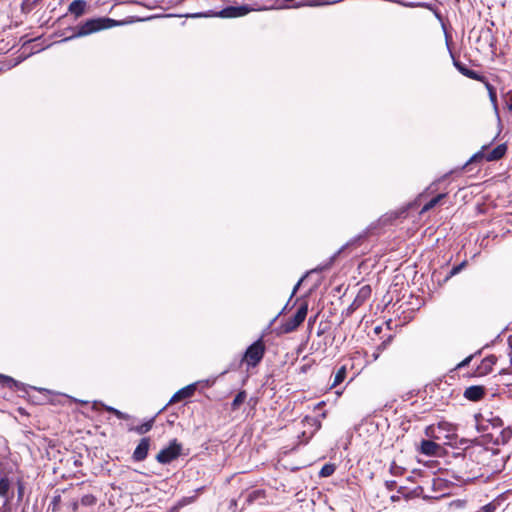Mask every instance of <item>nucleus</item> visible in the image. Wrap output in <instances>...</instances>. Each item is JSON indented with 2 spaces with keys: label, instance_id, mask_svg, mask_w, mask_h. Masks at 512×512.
<instances>
[{
  "label": "nucleus",
  "instance_id": "nucleus-1",
  "mask_svg": "<svg viewBox=\"0 0 512 512\" xmlns=\"http://www.w3.org/2000/svg\"><path fill=\"white\" fill-rule=\"evenodd\" d=\"M426 435L436 440L446 439L443 443H437L433 440H422L420 448H442V446H453L452 442L457 435L454 433V428L447 422H440L437 426H429L426 429Z\"/></svg>",
  "mask_w": 512,
  "mask_h": 512
},
{
  "label": "nucleus",
  "instance_id": "nucleus-2",
  "mask_svg": "<svg viewBox=\"0 0 512 512\" xmlns=\"http://www.w3.org/2000/svg\"><path fill=\"white\" fill-rule=\"evenodd\" d=\"M123 24H124L123 21L114 20V19H111L108 17H99V18L88 19V20L78 24L74 28L75 32L71 36L65 38V40H70V39L79 38V37H85L90 34L102 31V30H106V29L113 28L116 26H121Z\"/></svg>",
  "mask_w": 512,
  "mask_h": 512
},
{
  "label": "nucleus",
  "instance_id": "nucleus-3",
  "mask_svg": "<svg viewBox=\"0 0 512 512\" xmlns=\"http://www.w3.org/2000/svg\"><path fill=\"white\" fill-rule=\"evenodd\" d=\"M307 313L308 303L307 301H303L299 305L295 315L293 317L288 318L279 326V333L288 334L295 331L304 322Z\"/></svg>",
  "mask_w": 512,
  "mask_h": 512
},
{
  "label": "nucleus",
  "instance_id": "nucleus-4",
  "mask_svg": "<svg viewBox=\"0 0 512 512\" xmlns=\"http://www.w3.org/2000/svg\"><path fill=\"white\" fill-rule=\"evenodd\" d=\"M264 354L265 344L262 339H258L246 349L243 360L248 366L255 367L261 362Z\"/></svg>",
  "mask_w": 512,
  "mask_h": 512
},
{
  "label": "nucleus",
  "instance_id": "nucleus-5",
  "mask_svg": "<svg viewBox=\"0 0 512 512\" xmlns=\"http://www.w3.org/2000/svg\"><path fill=\"white\" fill-rule=\"evenodd\" d=\"M250 11L251 8L248 5L228 6L222 9L218 16L221 18H236L248 14Z\"/></svg>",
  "mask_w": 512,
  "mask_h": 512
},
{
  "label": "nucleus",
  "instance_id": "nucleus-6",
  "mask_svg": "<svg viewBox=\"0 0 512 512\" xmlns=\"http://www.w3.org/2000/svg\"><path fill=\"white\" fill-rule=\"evenodd\" d=\"M453 64L455 68L464 76L477 80V81H485V77L480 75L478 72L469 69L464 63L460 62L459 60L455 59L453 57Z\"/></svg>",
  "mask_w": 512,
  "mask_h": 512
},
{
  "label": "nucleus",
  "instance_id": "nucleus-7",
  "mask_svg": "<svg viewBox=\"0 0 512 512\" xmlns=\"http://www.w3.org/2000/svg\"><path fill=\"white\" fill-rule=\"evenodd\" d=\"M181 455H185L182 453V450H160L156 455V459L161 464H168Z\"/></svg>",
  "mask_w": 512,
  "mask_h": 512
},
{
  "label": "nucleus",
  "instance_id": "nucleus-8",
  "mask_svg": "<svg viewBox=\"0 0 512 512\" xmlns=\"http://www.w3.org/2000/svg\"><path fill=\"white\" fill-rule=\"evenodd\" d=\"M485 396V388L483 386H470L465 389L464 397L470 401H479Z\"/></svg>",
  "mask_w": 512,
  "mask_h": 512
},
{
  "label": "nucleus",
  "instance_id": "nucleus-9",
  "mask_svg": "<svg viewBox=\"0 0 512 512\" xmlns=\"http://www.w3.org/2000/svg\"><path fill=\"white\" fill-rule=\"evenodd\" d=\"M196 390L195 384L187 385L186 387L178 390L170 399L169 403H175L181 400L188 399L193 396L194 392Z\"/></svg>",
  "mask_w": 512,
  "mask_h": 512
},
{
  "label": "nucleus",
  "instance_id": "nucleus-10",
  "mask_svg": "<svg viewBox=\"0 0 512 512\" xmlns=\"http://www.w3.org/2000/svg\"><path fill=\"white\" fill-rule=\"evenodd\" d=\"M154 422L155 418H151L141 424H134V422H132L131 424L127 425V429L128 431L135 432L139 435H143L152 429Z\"/></svg>",
  "mask_w": 512,
  "mask_h": 512
},
{
  "label": "nucleus",
  "instance_id": "nucleus-11",
  "mask_svg": "<svg viewBox=\"0 0 512 512\" xmlns=\"http://www.w3.org/2000/svg\"><path fill=\"white\" fill-rule=\"evenodd\" d=\"M496 362H497V357L494 355H489V356L485 357L481 361L480 365L477 367L476 373L481 376L490 373L492 371L493 366L496 364Z\"/></svg>",
  "mask_w": 512,
  "mask_h": 512
},
{
  "label": "nucleus",
  "instance_id": "nucleus-12",
  "mask_svg": "<svg viewBox=\"0 0 512 512\" xmlns=\"http://www.w3.org/2000/svg\"><path fill=\"white\" fill-rule=\"evenodd\" d=\"M87 2L85 0H74L68 6V12L73 14L75 18H79L85 14Z\"/></svg>",
  "mask_w": 512,
  "mask_h": 512
},
{
  "label": "nucleus",
  "instance_id": "nucleus-13",
  "mask_svg": "<svg viewBox=\"0 0 512 512\" xmlns=\"http://www.w3.org/2000/svg\"><path fill=\"white\" fill-rule=\"evenodd\" d=\"M507 152L506 144H499L492 151L486 153L485 160L488 162L498 161L505 156Z\"/></svg>",
  "mask_w": 512,
  "mask_h": 512
},
{
  "label": "nucleus",
  "instance_id": "nucleus-14",
  "mask_svg": "<svg viewBox=\"0 0 512 512\" xmlns=\"http://www.w3.org/2000/svg\"><path fill=\"white\" fill-rule=\"evenodd\" d=\"M371 295V288L369 285H365L360 288L356 298L354 299L353 303L351 304L352 309L358 308L360 305H362Z\"/></svg>",
  "mask_w": 512,
  "mask_h": 512
},
{
  "label": "nucleus",
  "instance_id": "nucleus-15",
  "mask_svg": "<svg viewBox=\"0 0 512 512\" xmlns=\"http://www.w3.org/2000/svg\"><path fill=\"white\" fill-rule=\"evenodd\" d=\"M265 498V491L262 489H256L246 494L245 503L250 505L258 500Z\"/></svg>",
  "mask_w": 512,
  "mask_h": 512
},
{
  "label": "nucleus",
  "instance_id": "nucleus-16",
  "mask_svg": "<svg viewBox=\"0 0 512 512\" xmlns=\"http://www.w3.org/2000/svg\"><path fill=\"white\" fill-rule=\"evenodd\" d=\"M0 383L10 389H16L18 390L20 386H23L22 383H19L18 381L14 380L12 377L0 374Z\"/></svg>",
  "mask_w": 512,
  "mask_h": 512
},
{
  "label": "nucleus",
  "instance_id": "nucleus-17",
  "mask_svg": "<svg viewBox=\"0 0 512 512\" xmlns=\"http://www.w3.org/2000/svg\"><path fill=\"white\" fill-rule=\"evenodd\" d=\"M336 470V465L333 463L325 464L319 471V476L322 478L331 476Z\"/></svg>",
  "mask_w": 512,
  "mask_h": 512
},
{
  "label": "nucleus",
  "instance_id": "nucleus-18",
  "mask_svg": "<svg viewBox=\"0 0 512 512\" xmlns=\"http://www.w3.org/2000/svg\"><path fill=\"white\" fill-rule=\"evenodd\" d=\"M485 82V86L488 90V94H489V98H490V101L492 102L495 110L497 111L498 108H497V94H496V89L494 88L493 85H491L489 82L487 81H484Z\"/></svg>",
  "mask_w": 512,
  "mask_h": 512
},
{
  "label": "nucleus",
  "instance_id": "nucleus-19",
  "mask_svg": "<svg viewBox=\"0 0 512 512\" xmlns=\"http://www.w3.org/2000/svg\"><path fill=\"white\" fill-rule=\"evenodd\" d=\"M245 399H246V392L240 391L232 401V404H231L232 410H237L240 407V405L245 401Z\"/></svg>",
  "mask_w": 512,
  "mask_h": 512
},
{
  "label": "nucleus",
  "instance_id": "nucleus-20",
  "mask_svg": "<svg viewBox=\"0 0 512 512\" xmlns=\"http://www.w3.org/2000/svg\"><path fill=\"white\" fill-rule=\"evenodd\" d=\"M446 196V194H438L436 197H433L429 202H427L422 211H428L434 208L440 201Z\"/></svg>",
  "mask_w": 512,
  "mask_h": 512
},
{
  "label": "nucleus",
  "instance_id": "nucleus-21",
  "mask_svg": "<svg viewBox=\"0 0 512 512\" xmlns=\"http://www.w3.org/2000/svg\"><path fill=\"white\" fill-rule=\"evenodd\" d=\"M96 497L92 494L83 495L80 499V504L85 507L94 506L96 504Z\"/></svg>",
  "mask_w": 512,
  "mask_h": 512
},
{
  "label": "nucleus",
  "instance_id": "nucleus-22",
  "mask_svg": "<svg viewBox=\"0 0 512 512\" xmlns=\"http://www.w3.org/2000/svg\"><path fill=\"white\" fill-rule=\"evenodd\" d=\"M345 377H346V369L343 366L335 374L334 381L332 383V387H335V386L339 385L340 383H342L344 381Z\"/></svg>",
  "mask_w": 512,
  "mask_h": 512
},
{
  "label": "nucleus",
  "instance_id": "nucleus-23",
  "mask_svg": "<svg viewBox=\"0 0 512 512\" xmlns=\"http://www.w3.org/2000/svg\"><path fill=\"white\" fill-rule=\"evenodd\" d=\"M10 488V482L7 478L0 480V496L6 497Z\"/></svg>",
  "mask_w": 512,
  "mask_h": 512
},
{
  "label": "nucleus",
  "instance_id": "nucleus-24",
  "mask_svg": "<svg viewBox=\"0 0 512 512\" xmlns=\"http://www.w3.org/2000/svg\"><path fill=\"white\" fill-rule=\"evenodd\" d=\"M148 455V450H134L133 459L135 461H143Z\"/></svg>",
  "mask_w": 512,
  "mask_h": 512
},
{
  "label": "nucleus",
  "instance_id": "nucleus-25",
  "mask_svg": "<svg viewBox=\"0 0 512 512\" xmlns=\"http://www.w3.org/2000/svg\"><path fill=\"white\" fill-rule=\"evenodd\" d=\"M109 412H112L119 419H130V416L112 407L107 408Z\"/></svg>",
  "mask_w": 512,
  "mask_h": 512
},
{
  "label": "nucleus",
  "instance_id": "nucleus-26",
  "mask_svg": "<svg viewBox=\"0 0 512 512\" xmlns=\"http://www.w3.org/2000/svg\"><path fill=\"white\" fill-rule=\"evenodd\" d=\"M151 446V440L149 437H143L136 448H150Z\"/></svg>",
  "mask_w": 512,
  "mask_h": 512
},
{
  "label": "nucleus",
  "instance_id": "nucleus-27",
  "mask_svg": "<svg viewBox=\"0 0 512 512\" xmlns=\"http://www.w3.org/2000/svg\"><path fill=\"white\" fill-rule=\"evenodd\" d=\"M422 454L426 456H440L442 452H445V450H420Z\"/></svg>",
  "mask_w": 512,
  "mask_h": 512
},
{
  "label": "nucleus",
  "instance_id": "nucleus-28",
  "mask_svg": "<svg viewBox=\"0 0 512 512\" xmlns=\"http://www.w3.org/2000/svg\"><path fill=\"white\" fill-rule=\"evenodd\" d=\"M485 155L486 154H484L483 151H479V152L475 153L471 157V159L469 160L468 163H472V162H477V161L483 160V159H485Z\"/></svg>",
  "mask_w": 512,
  "mask_h": 512
},
{
  "label": "nucleus",
  "instance_id": "nucleus-29",
  "mask_svg": "<svg viewBox=\"0 0 512 512\" xmlns=\"http://www.w3.org/2000/svg\"><path fill=\"white\" fill-rule=\"evenodd\" d=\"M465 504V501L463 500H455L450 503V507L460 508L463 507Z\"/></svg>",
  "mask_w": 512,
  "mask_h": 512
},
{
  "label": "nucleus",
  "instance_id": "nucleus-30",
  "mask_svg": "<svg viewBox=\"0 0 512 512\" xmlns=\"http://www.w3.org/2000/svg\"><path fill=\"white\" fill-rule=\"evenodd\" d=\"M465 266V262L461 263L460 265L458 266H455L452 268L451 272H450V275H455L457 274L458 272L461 271V269Z\"/></svg>",
  "mask_w": 512,
  "mask_h": 512
},
{
  "label": "nucleus",
  "instance_id": "nucleus-31",
  "mask_svg": "<svg viewBox=\"0 0 512 512\" xmlns=\"http://www.w3.org/2000/svg\"><path fill=\"white\" fill-rule=\"evenodd\" d=\"M472 358H473V356H472V355H470V356L466 357L462 362H460V363L458 364V367H459V368H461V367H465V366H467V365L470 363V361L472 360Z\"/></svg>",
  "mask_w": 512,
  "mask_h": 512
},
{
  "label": "nucleus",
  "instance_id": "nucleus-32",
  "mask_svg": "<svg viewBox=\"0 0 512 512\" xmlns=\"http://www.w3.org/2000/svg\"><path fill=\"white\" fill-rule=\"evenodd\" d=\"M511 435H512V430H509V429L508 430H503L502 431V438H503L502 443L504 444L506 438L511 437Z\"/></svg>",
  "mask_w": 512,
  "mask_h": 512
},
{
  "label": "nucleus",
  "instance_id": "nucleus-33",
  "mask_svg": "<svg viewBox=\"0 0 512 512\" xmlns=\"http://www.w3.org/2000/svg\"><path fill=\"white\" fill-rule=\"evenodd\" d=\"M166 448H181V444H179L176 439H173Z\"/></svg>",
  "mask_w": 512,
  "mask_h": 512
},
{
  "label": "nucleus",
  "instance_id": "nucleus-34",
  "mask_svg": "<svg viewBox=\"0 0 512 512\" xmlns=\"http://www.w3.org/2000/svg\"><path fill=\"white\" fill-rule=\"evenodd\" d=\"M385 485L388 490L392 491L396 487V482L395 481H386Z\"/></svg>",
  "mask_w": 512,
  "mask_h": 512
},
{
  "label": "nucleus",
  "instance_id": "nucleus-35",
  "mask_svg": "<svg viewBox=\"0 0 512 512\" xmlns=\"http://www.w3.org/2000/svg\"><path fill=\"white\" fill-rule=\"evenodd\" d=\"M80 502L79 501H72L70 503V506L72 507L73 511H77L79 507Z\"/></svg>",
  "mask_w": 512,
  "mask_h": 512
},
{
  "label": "nucleus",
  "instance_id": "nucleus-36",
  "mask_svg": "<svg viewBox=\"0 0 512 512\" xmlns=\"http://www.w3.org/2000/svg\"><path fill=\"white\" fill-rule=\"evenodd\" d=\"M301 282H302V279H301V280L296 284V286L294 287L293 292H292V295H294V294L296 293V291H297V289L299 288V286H300Z\"/></svg>",
  "mask_w": 512,
  "mask_h": 512
},
{
  "label": "nucleus",
  "instance_id": "nucleus-37",
  "mask_svg": "<svg viewBox=\"0 0 512 512\" xmlns=\"http://www.w3.org/2000/svg\"><path fill=\"white\" fill-rule=\"evenodd\" d=\"M506 106L507 109L512 112V103H507Z\"/></svg>",
  "mask_w": 512,
  "mask_h": 512
},
{
  "label": "nucleus",
  "instance_id": "nucleus-38",
  "mask_svg": "<svg viewBox=\"0 0 512 512\" xmlns=\"http://www.w3.org/2000/svg\"><path fill=\"white\" fill-rule=\"evenodd\" d=\"M494 454H497L499 452V449L493 450Z\"/></svg>",
  "mask_w": 512,
  "mask_h": 512
}]
</instances>
